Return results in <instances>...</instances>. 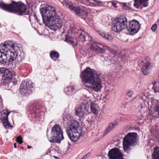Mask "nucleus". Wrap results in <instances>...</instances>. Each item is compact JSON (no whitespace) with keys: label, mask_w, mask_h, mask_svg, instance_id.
Wrapping results in <instances>:
<instances>
[{"label":"nucleus","mask_w":159,"mask_h":159,"mask_svg":"<svg viewBox=\"0 0 159 159\" xmlns=\"http://www.w3.org/2000/svg\"><path fill=\"white\" fill-rule=\"evenodd\" d=\"M17 44L11 41L5 42L0 45V63L11 67L13 62L15 66L20 64L24 58L23 53H19Z\"/></svg>","instance_id":"1"},{"label":"nucleus","mask_w":159,"mask_h":159,"mask_svg":"<svg viewBox=\"0 0 159 159\" xmlns=\"http://www.w3.org/2000/svg\"><path fill=\"white\" fill-rule=\"evenodd\" d=\"M40 10L43 22L46 26L54 30L61 28L62 26V21L57 15L54 7L46 5L42 7Z\"/></svg>","instance_id":"2"},{"label":"nucleus","mask_w":159,"mask_h":159,"mask_svg":"<svg viewBox=\"0 0 159 159\" xmlns=\"http://www.w3.org/2000/svg\"><path fill=\"white\" fill-rule=\"evenodd\" d=\"M81 77L85 83L89 84L91 89L96 92L100 91L102 84L99 75L93 69L88 67L82 72Z\"/></svg>","instance_id":"3"},{"label":"nucleus","mask_w":159,"mask_h":159,"mask_svg":"<svg viewBox=\"0 0 159 159\" xmlns=\"http://www.w3.org/2000/svg\"><path fill=\"white\" fill-rule=\"evenodd\" d=\"M63 120L64 124H66V132L70 139L76 141L81 134L80 125L77 121L70 120V116L67 114H63Z\"/></svg>","instance_id":"4"},{"label":"nucleus","mask_w":159,"mask_h":159,"mask_svg":"<svg viewBox=\"0 0 159 159\" xmlns=\"http://www.w3.org/2000/svg\"><path fill=\"white\" fill-rule=\"evenodd\" d=\"M0 8L10 12L22 15L23 13L25 12L27 6L21 2H17L13 1L11 3L9 4L0 2Z\"/></svg>","instance_id":"5"},{"label":"nucleus","mask_w":159,"mask_h":159,"mask_svg":"<svg viewBox=\"0 0 159 159\" xmlns=\"http://www.w3.org/2000/svg\"><path fill=\"white\" fill-rule=\"evenodd\" d=\"M51 134V136L48 137L51 142L60 143L64 139L62 129L58 124L54 125L52 128Z\"/></svg>","instance_id":"6"},{"label":"nucleus","mask_w":159,"mask_h":159,"mask_svg":"<svg viewBox=\"0 0 159 159\" xmlns=\"http://www.w3.org/2000/svg\"><path fill=\"white\" fill-rule=\"evenodd\" d=\"M137 134L135 133H129L124 138L123 147L124 151L129 153L130 150L129 147L135 144L137 140Z\"/></svg>","instance_id":"7"},{"label":"nucleus","mask_w":159,"mask_h":159,"mask_svg":"<svg viewBox=\"0 0 159 159\" xmlns=\"http://www.w3.org/2000/svg\"><path fill=\"white\" fill-rule=\"evenodd\" d=\"M127 20L124 16H121L114 21L112 25V30L115 32L121 31L126 28Z\"/></svg>","instance_id":"8"},{"label":"nucleus","mask_w":159,"mask_h":159,"mask_svg":"<svg viewBox=\"0 0 159 159\" xmlns=\"http://www.w3.org/2000/svg\"><path fill=\"white\" fill-rule=\"evenodd\" d=\"M34 89V84L30 80L23 81L20 87V93L26 95L31 93Z\"/></svg>","instance_id":"9"},{"label":"nucleus","mask_w":159,"mask_h":159,"mask_svg":"<svg viewBox=\"0 0 159 159\" xmlns=\"http://www.w3.org/2000/svg\"><path fill=\"white\" fill-rule=\"evenodd\" d=\"M90 48L93 51L99 54H104L106 50H108L109 52L112 53L113 50L110 49L107 46L96 42L91 44Z\"/></svg>","instance_id":"10"},{"label":"nucleus","mask_w":159,"mask_h":159,"mask_svg":"<svg viewBox=\"0 0 159 159\" xmlns=\"http://www.w3.org/2000/svg\"><path fill=\"white\" fill-rule=\"evenodd\" d=\"M0 78H2V82L3 83H8L11 80L12 78V73L8 70L4 68H0Z\"/></svg>","instance_id":"11"},{"label":"nucleus","mask_w":159,"mask_h":159,"mask_svg":"<svg viewBox=\"0 0 159 159\" xmlns=\"http://www.w3.org/2000/svg\"><path fill=\"white\" fill-rule=\"evenodd\" d=\"M140 25L139 22L136 20H134L129 22V24L126 26V29L130 34L133 35L136 33L139 30Z\"/></svg>","instance_id":"12"},{"label":"nucleus","mask_w":159,"mask_h":159,"mask_svg":"<svg viewBox=\"0 0 159 159\" xmlns=\"http://www.w3.org/2000/svg\"><path fill=\"white\" fill-rule=\"evenodd\" d=\"M10 113L7 110H4L0 113V119L6 128H11L13 126L8 121V117Z\"/></svg>","instance_id":"13"},{"label":"nucleus","mask_w":159,"mask_h":159,"mask_svg":"<svg viewBox=\"0 0 159 159\" xmlns=\"http://www.w3.org/2000/svg\"><path fill=\"white\" fill-rule=\"evenodd\" d=\"M109 159H123V155L119 148H115L109 151L108 154Z\"/></svg>","instance_id":"14"},{"label":"nucleus","mask_w":159,"mask_h":159,"mask_svg":"<svg viewBox=\"0 0 159 159\" xmlns=\"http://www.w3.org/2000/svg\"><path fill=\"white\" fill-rule=\"evenodd\" d=\"M88 110V107L84 104L77 106L75 108V115L80 117H83Z\"/></svg>","instance_id":"15"},{"label":"nucleus","mask_w":159,"mask_h":159,"mask_svg":"<svg viewBox=\"0 0 159 159\" xmlns=\"http://www.w3.org/2000/svg\"><path fill=\"white\" fill-rule=\"evenodd\" d=\"M139 65L142 66L141 67L142 71L144 75H148L151 71L152 66L151 64L149 62L142 61L139 63Z\"/></svg>","instance_id":"16"},{"label":"nucleus","mask_w":159,"mask_h":159,"mask_svg":"<svg viewBox=\"0 0 159 159\" xmlns=\"http://www.w3.org/2000/svg\"><path fill=\"white\" fill-rule=\"evenodd\" d=\"M79 3L91 7L101 6L102 2L97 0H78Z\"/></svg>","instance_id":"17"},{"label":"nucleus","mask_w":159,"mask_h":159,"mask_svg":"<svg viewBox=\"0 0 159 159\" xmlns=\"http://www.w3.org/2000/svg\"><path fill=\"white\" fill-rule=\"evenodd\" d=\"M148 0H134V6L137 8L147 7L148 5Z\"/></svg>","instance_id":"18"},{"label":"nucleus","mask_w":159,"mask_h":159,"mask_svg":"<svg viewBox=\"0 0 159 159\" xmlns=\"http://www.w3.org/2000/svg\"><path fill=\"white\" fill-rule=\"evenodd\" d=\"M90 107L92 112L95 115H97L99 110V106L95 102H91Z\"/></svg>","instance_id":"19"},{"label":"nucleus","mask_w":159,"mask_h":159,"mask_svg":"<svg viewBox=\"0 0 159 159\" xmlns=\"http://www.w3.org/2000/svg\"><path fill=\"white\" fill-rule=\"evenodd\" d=\"M64 91L67 95H70L75 93V89L73 86L67 87L65 88Z\"/></svg>","instance_id":"20"},{"label":"nucleus","mask_w":159,"mask_h":159,"mask_svg":"<svg viewBox=\"0 0 159 159\" xmlns=\"http://www.w3.org/2000/svg\"><path fill=\"white\" fill-rule=\"evenodd\" d=\"M118 123L116 121L113 122L109 124L107 128L105 131L106 134L108 133L113 129H114L117 125Z\"/></svg>","instance_id":"21"},{"label":"nucleus","mask_w":159,"mask_h":159,"mask_svg":"<svg viewBox=\"0 0 159 159\" xmlns=\"http://www.w3.org/2000/svg\"><path fill=\"white\" fill-rule=\"evenodd\" d=\"M98 33L104 38L108 41H112L113 39V38L112 36L106 34H105L104 32L102 31H98Z\"/></svg>","instance_id":"22"},{"label":"nucleus","mask_w":159,"mask_h":159,"mask_svg":"<svg viewBox=\"0 0 159 159\" xmlns=\"http://www.w3.org/2000/svg\"><path fill=\"white\" fill-rule=\"evenodd\" d=\"M152 156L153 159H159V147L156 146L154 148Z\"/></svg>","instance_id":"23"},{"label":"nucleus","mask_w":159,"mask_h":159,"mask_svg":"<svg viewBox=\"0 0 159 159\" xmlns=\"http://www.w3.org/2000/svg\"><path fill=\"white\" fill-rule=\"evenodd\" d=\"M49 54L51 58L54 61H56V59L60 57L59 53L55 51H51Z\"/></svg>","instance_id":"24"},{"label":"nucleus","mask_w":159,"mask_h":159,"mask_svg":"<svg viewBox=\"0 0 159 159\" xmlns=\"http://www.w3.org/2000/svg\"><path fill=\"white\" fill-rule=\"evenodd\" d=\"M157 102L156 100L151 98L147 102V103L148 105V107L153 108L155 107L156 106H157Z\"/></svg>","instance_id":"25"},{"label":"nucleus","mask_w":159,"mask_h":159,"mask_svg":"<svg viewBox=\"0 0 159 159\" xmlns=\"http://www.w3.org/2000/svg\"><path fill=\"white\" fill-rule=\"evenodd\" d=\"M71 10L74 11L77 15L80 16L81 15V11L78 7H75L73 6V4L71 5L70 7H68Z\"/></svg>","instance_id":"26"},{"label":"nucleus","mask_w":159,"mask_h":159,"mask_svg":"<svg viewBox=\"0 0 159 159\" xmlns=\"http://www.w3.org/2000/svg\"><path fill=\"white\" fill-rule=\"evenodd\" d=\"M123 9L125 10H129L131 8V3H122Z\"/></svg>","instance_id":"27"},{"label":"nucleus","mask_w":159,"mask_h":159,"mask_svg":"<svg viewBox=\"0 0 159 159\" xmlns=\"http://www.w3.org/2000/svg\"><path fill=\"white\" fill-rule=\"evenodd\" d=\"M59 1L61 3L63 4L64 5H65L68 7H70L71 5H72L71 2H69L67 0H59Z\"/></svg>","instance_id":"28"},{"label":"nucleus","mask_w":159,"mask_h":159,"mask_svg":"<svg viewBox=\"0 0 159 159\" xmlns=\"http://www.w3.org/2000/svg\"><path fill=\"white\" fill-rule=\"evenodd\" d=\"M84 33L82 32L80 33L79 38L83 41H85V36Z\"/></svg>","instance_id":"29"},{"label":"nucleus","mask_w":159,"mask_h":159,"mask_svg":"<svg viewBox=\"0 0 159 159\" xmlns=\"http://www.w3.org/2000/svg\"><path fill=\"white\" fill-rule=\"evenodd\" d=\"M16 141L20 144H21L23 142L22 137L20 136L17 137Z\"/></svg>","instance_id":"30"},{"label":"nucleus","mask_w":159,"mask_h":159,"mask_svg":"<svg viewBox=\"0 0 159 159\" xmlns=\"http://www.w3.org/2000/svg\"><path fill=\"white\" fill-rule=\"evenodd\" d=\"M133 93V91L132 90H128L126 92L127 96L129 97H131Z\"/></svg>","instance_id":"31"},{"label":"nucleus","mask_w":159,"mask_h":159,"mask_svg":"<svg viewBox=\"0 0 159 159\" xmlns=\"http://www.w3.org/2000/svg\"><path fill=\"white\" fill-rule=\"evenodd\" d=\"M65 41L68 43L73 44L74 43V41L72 39L66 38L65 39Z\"/></svg>","instance_id":"32"},{"label":"nucleus","mask_w":159,"mask_h":159,"mask_svg":"<svg viewBox=\"0 0 159 159\" xmlns=\"http://www.w3.org/2000/svg\"><path fill=\"white\" fill-rule=\"evenodd\" d=\"M157 29V25L156 24H154L151 27V29L153 32H155Z\"/></svg>","instance_id":"33"},{"label":"nucleus","mask_w":159,"mask_h":159,"mask_svg":"<svg viewBox=\"0 0 159 159\" xmlns=\"http://www.w3.org/2000/svg\"><path fill=\"white\" fill-rule=\"evenodd\" d=\"M155 112L156 114L159 116V104L157 106L155 110ZM157 118H159V116L157 117Z\"/></svg>","instance_id":"34"},{"label":"nucleus","mask_w":159,"mask_h":159,"mask_svg":"<svg viewBox=\"0 0 159 159\" xmlns=\"http://www.w3.org/2000/svg\"><path fill=\"white\" fill-rule=\"evenodd\" d=\"M108 3H111V5L113 6L115 8H117V7L116 3L112 2H108Z\"/></svg>","instance_id":"35"},{"label":"nucleus","mask_w":159,"mask_h":159,"mask_svg":"<svg viewBox=\"0 0 159 159\" xmlns=\"http://www.w3.org/2000/svg\"><path fill=\"white\" fill-rule=\"evenodd\" d=\"M90 156V153H88L85 155L82 158L83 159H85L86 158L89 157Z\"/></svg>","instance_id":"36"},{"label":"nucleus","mask_w":159,"mask_h":159,"mask_svg":"<svg viewBox=\"0 0 159 159\" xmlns=\"http://www.w3.org/2000/svg\"><path fill=\"white\" fill-rule=\"evenodd\" d=\"M154 128H153V129H152V130H151V132H152H152H155V133L157 134L156 131V130H157V125H155L154 126Z\"/></svg>","instance_id":"37"},{"label":"nucleus","mask_w":159,"mask_h":159,"mask_svg":"<svg viewBox=\"0 0 159 159\" xmlns=\"http://www.w3.org/2000/svg\"><path fill=\"white\" fill-rule=\"evenodd\" d=\"M146 107V105L144 104V103L143 102V104L142 103L141 105V107L142 108H144Z\"/></svg>","instance_id":"38"},{"label":"nucleus","mask_w":159,"mask_h":159,"mask_svg":"<svg viewBox=\"0 0 159 159\" xmlns=\"http://www.w3.org/2000/svg\"><path fill=\"white\" fill-rule=\"evenodd\" d=\"M14 147L15 148H16V143H14Z\"/></svg>","instance_id":"39"},{"label":"nucleus","mask_w":159,"mask_h":159,"mask_svg":"<svg viewBox=\"0 0 159 159\" xmlns=\"http://www.w3.org/2000/svg\"><path fill=\"white\" fill-rule=\"evenodd\" d=\"M13 82V84H16L17 83V81H14Z\"/></svg>","instance_id":"40"},{"label":"nucleus","mask_w":159,"mask_h":159,"mask_svg":"<svg viewBox=\"0 0 159 159\" xmlns=\"http://www.w3.org/2000/svg\"><path fill=\"white\" fill-rule=\"evenodd\" d=\"M27 148H28L30 149V148H31V146H28Z\"/></svg>","instance_id":"41"},{"label":"nucleus","mask_w":159,"mask_h":159,"mask_svg":"<svg viewBox=\"0 0 159 159\" xmlns=\"http://www.w3.org/2000/svg\"><path fill=\"white\" fill-rule=\"evenodd\" d=\"M81 159H83L82 158H81Z\"/></svg>","instance_id":"42"}]
</instances>
